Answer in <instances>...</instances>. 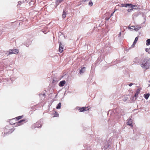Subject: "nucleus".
Here are the masks:
<instances>
[{"mask_svg":"<svg viewBox=\"0 0 150 150\" xmlns=\"http://www.w3.org/2000/svg\"><path fill=\"white\" fill-rule=\"evenodd\" d=\"M134 84V83H129V86H131L132 85Z\"/></svg>","mask_w":150,"mask_h":150,"instance_id":"35","label":"nucleus"},{"mask_svg":"<svg viewBox=\"0 0 150 150\" xmlns=\"http://www.w3.org/2000/svg\"><path fill=\"white\" fill-rule=\"evenodd\" d=\"M89 0H83V2H86L87 1H88Z\"/></svg>","mask_w":150,"mask_h":150,"instance_id":"39","label":"nucleus"},{"mask_svg":"<svg viewBox=\"0 0 150 150\" xmlns=\"http://www.w3.org/2000/svg\"><path fill=\"white\" fill-rule=\"evenodd\" d=\"M120 6H120L123 7H128V4H121Z\"/></svg>","mask_w":150,"mask_h":150,"instance_id":"14","label":"nucleus"},{"mask_svg":"<svg viewBox=\"0 0 150 150\" xmlns=\"http://www.w3.org/2000/svg\"><path fill=\"white\" fill-rule=\"evenodd\" d=\"M59 51L61 53L62 52L63 50L64 46L61 42H59Z\"/></svg>","mask_w":150,"mask_h":150,"instance_id":"5","label":"nucleus"},{"mask_svg":"<svg viewBox=\"0 0 150 150\" xmlns=\"http://www.w3.org/2000/svg\"><path fill=\"white\" fill-rule=\"evenodd\" d=\"M86 150H90V147H87L86 148Z\"/></svg>","mask_w":150,"mask_h":150,"instance_id":"37","label":"nucleus"},{"mask_svg":"<svg viewBox=\"0 0 150 150\" xmlns=\"http://www.w3.org/2000/svg\"><path fill=\"white\" fill-rule=\"evenodd\" d=\"M121 110L119 108H117L115 110H114V112H115V113H117L118 115V116H119V118H120V116H119V114L120 115V111Z\"/></svg>","mask_w":150,"mask_h":150,"instance_id":"6","label":"nucleus"},{"mask_svg":"<svg viewBox=\"0 0 150 150\" xmlns=\"http://www.w3.org/2000/svg\"><path fill=\"white\" fill-rule=\"evenodd\" d=\"M58 81L57 80H55L54 79H53V80H52V83H55V82H58Z\"/></svg>","mask_w":150,"mask_h":150,"instance_id":"31","label":"nucleus"},{"mask_svg":"<svg viewBox=\"0 0 150 150\" xmlns=\"http://www.w3.org/2000/svg\"><path fill=\"white\" fill-rule=\"evenodd\" d=\"M136 42H135L134 41V42H133L132 45V46L135 45V44H136Z\"/></svg>","mask_w":150,"mask_h":150,"instance_id":"34","label":"nucleus"},{"mask_svg":"<svg viewBox=\"0 0 150 150\" xmlns=\"http://www.w3.org/2000/svg\"><path fill=\"white\" fill-rule=\"evenodd\" d=\"M123 100L124 101H127V99H128V96L127 95H124L123 97Z\"/></svg>","mask_w":150,"mask_h":150,"instance_id":"19","label":"nucleus"},{"mask_svg":"<svg viewBox=\"0 0 150 150\" xmlns=\"http://www.w3.org/2000/svg\"><path fill=\"white\" fill-rule=\"evenodd\" d=\"M66 83V81L65 80L61 81L60 82L59 85V86L62 87L64 86Z\"/></svg>","mask_w":150,"mask_h":150,"instance_id":"8","label":"nucleus"},{"mask_svg":"<svg viewBox=\"0 0 150 150\" xmlns=\"http://www.w3.org/2000/svg\"><path fill=\"white\" fill-rule=\"evenodd\" d=\"M22 116H20L17 117H16V119L17 120H19L21 119V118L22 117Z\"/></svg>","mask_w":150,"mask_h":150,"instance_id":"30","label":"nucleus"},{"mask_svg":"<svg viewBox=\"0 0 150 150\" xmlns=\"http://www.w3.org/2000/svg\"><path fill=\"white\" fill-rule=\"evenodd\" d=\"M138 40V38L137 37H136L134 41H135L137 42Z\"/></svg>","mask_w":150,"mask_h":150,"instance_id":"32","label":"nucleus"},{"mask_svg":"<svg viewBox=\"0 0 150 150\" xmlns=\"http://www.w3.org/2000/svg\"><path fill=\"white\" fill-rule=\"evenodd\" d=\"M42 32L45 33V31H43Z\"/></svg>","mask_w":150,"mask_h":150,"instance_id":"44","label":"nucleus"},{"mask_svg":"<svg viewBox=\"0 0 150 150\" xmlns=\"http://www.w3.org/2000/svg\"><path fill=\"white\" fill-rule=\"evenodd\" d=\"M110 18V17L109 18H106L105 19L106 20H108Z\"/></svg>","mask_w":150,"mask_h":150,"instance_id":"40","label":"nucleus"},{"mask_svg":"<svg viewBox=\"0 0 150 150\" xmlns=\"http://www.w3.org/2000/svg\"><path fill=\"white\" fill-rule=\"evenodd\" d=\"M111 142L110 140L105 142L104 147L105 149H107L110 147Z\"/></svg>","mask_w":150,"mask_h":150,"instance_id":"4","label":"nucleus"},{"mask_svg":"<svg viewBox=\"0 0 150 150\" xmlns=\"http://www.w3.org/2000/svg\"><path fill=\"white\" fill-rule=\"evenodd\" d=\"M22 1H18V4L17 6V7H19L20 6V5L21 4H22Z\"/></svg>","mask_w":150,"mask_h":150,"instance_id":"28","label":"nucleus"},{"mask_svg":"<svg viewBox=\"0 0 150 150\" xmlns=\"http://www.w3.org/2000/svg\"><path fill=\"white\" fill-rule=\"evenodd\" d=\"M66 13L64 11H63V14L62 15V18H64L66 17Z\"/></svg>","mask_w":150,"mask_h":150,"instance_id":"22","label":"nucleus"},{"mask_svg":"<svg viewBox=\"0 0 150 150\" xmlns=\"http://www.w3.org/2000/svg\"><path fill=\"white\" fill-rule=\"evenodd\" d=\"M149 50V49L148 48H146L145 49V51L146 52H147Z\"/></svg>","mask_w":150,"mask_h":150,"instance_id":"36","label":"nucleus"},{"mask_svg":"<svg viewBox=\"0 0 150 150\" xmlns=\"http://www.w3.org/2000/svg\"><path fill=\"white\" fill-rule=\"evenodd\" d=\"M139 91H140V90L139 89H137L136 91V92L134 95V97H137L138 94L139 93Z\"/></svg>","mask_w":150,"mask_h":150,"instance_id":"16","label":"nucleus"},{"mask_svg":"<svg viewBox=\"0 0 150 150\" xmlns=\"http://www.w3.org/2000/svg\"><path fill=\"white\" fill-rule=\"evenodd\" d=\"M137 97H134V96L132 97V100H135L136 99Z\"/></svg>","mask_w":150,"mask_h":150,"instance_id":"33","label":"nucleus"},{"mask_svg":"<svg viewBox=\"0 0 150 150\" xmlns=\"http://www.w3.org/2000/svg\"><path fill=\"white\" fill-rule=\"evenodd\" d=\"M86 68L84 67H83L79 71V73L80 74H81L84 73L85 71Z\"/></svg>","mask_w":150,"mask_h":150,"instance_id":"12","label":"nucleus"},{"mask_svg":"<svg viewBox=\"0 0 150 150\" xmlns=\"http://www.w3.org/2000/svg\"><path fill=\"white\" fill-rule=\"evenodd\" d=\"M150 94L149 93L145 94L144 95V97L147 100Z\"/></svg>","mask_w":150,"mask_h":150,"instance_id":"20","label":"nucleus"},{"mask_svg":"<svg viewBox=\"0 0 150 150\" xmlns=\"http://www.w3.org/2000/svg\"><path fill=\"white\" fill-rule=\"evenodd\" d=\"M149 61V59L148 58H145L141 64V67L146 69H149L150 66V63Z\"/></svg>","mask_w":150,"mask_h":150,"instance_id":"1","label":"nucleus"},{"mask_svg":"<svg viewBox=\"0 0 150 150\" xmlns=\"http://www.w3.org/2000/svg\"><path fill=\"white\" fill-rule=\"evenodd\" d=\"M127 124L128 125L131 126L132 125V120L131 119H128L127 120Z\"/></svg>","mask_w":150,"mask_h":150,"instance_id":"11","label":"nucleus"},{"mask_svg":"<svg viewBox=\"0 0 150 150\" xmlns=\"http://www.w3.org/2000/svg\"><path fill=\"white\" fill-rule=\"evenodd\" d=\"M61 103H58L57 105V106L56 107V108L57 109H60L61 108Z\"/></svg>","mask_w":150,"mask_h":150,"instance_id":"24","label":"nucleus"},{"mask_svg":"<svg viewBox=\"0 0 150 150\" xmlns=\"http://www.w3.org/2000/svg\"><path fill=\"white\" fill-rule=\"evenodd\" d=\"M88 110L87 107H83L79 109L80 112H84Z\"/></svg>","mask_w":150,"mask_h":150,"instance_id":"7","label":"nucleus"},{"mask_svg":"<svg viewBox=\"0 0 150 150\" xmlns=\"http://www.w3.org/2000/svg\"><path fill=\"white\" fill-rule=\"evenodd\" d=\"M14 130V129H11L8 132L6 133V135H7L8 134H10L12 133ZM4 134H5V133H4Z\"/></svg>","mask_w":150,"mask_h":150,"instance_id":"13","label":"nucleus"},{"mask_svg":"<svg viewBox=\"0 0 150 150\" xmlns=\"http://www.w3.org/2000/svg\"><path fill=\"white\" fill-rule=\"evenodd\" d=\"M88 5L90 6H92L93 5V3L91 1H90L88 3Z\"/></svg>","mask_w":150,"mask_h":150,"instance_id":"29","label":"nucleus"},{"mask_svg":"<svg viewBox=\"0 0 150 150\" xmlns=\"http://www.w3.org/2000/svg\"><path fill=\"white\" fill-rule=\"evenodd\" d=\"M132 27L133 28H134V30H136L137 31L138 30H139L141 28V27H140V26H134H134H132Z\"/></svg>","mask_w":150,"mask_h":150,"instance_id":"17","label":"nucleus"},{"mask_svg":"<svg viewBox=\"0 0 150 150\" xmlns=\"http://www.w3.org/2000/svg\"><path fill=\"white\" fill-rule=\"evenodd\" d=\"M39 96L42 99V98L43 97H45L46 96V95L45 93H40L39 94Z\"/></svg>","mask_w":150,"mask_h":150,"instance_id":"18","label":"nucleus"},{"mask_svg":"<svg viewBox=\"0 0 150 150\" xmlns=\"http://www.w3.org/2000/svg\"><path fill=\"white\" fill-rule=\"evenodd\" d=\"M18 52L19 51L17 49L10 50L8 53L7 54V53H6V54H7V55L13 54H17L18 53Z\"/></svg>","mask_w":150,"mask_h":150,"instance_id":"3","label":"nucleus"},{"mask_svg":"<svg viewBox=\"0 0 150 150\" xmlns=\"http://www.w3.org/2000/svg\"><path fill=\"white\" fill-rule=\"evenodd\" d=\"M25 119H23L22 120H21L20 121H19L18 122L16 123V125H17V126H19L20 125V123L22 122L23 123H24L25 122Z\"/></svg>","mask_w":150,"mask_h":150,"instance_id":"10","label":"nucleus"},{"mask_svg":"<svg viewBox=\"0 0 150 150\" xmlns=\"http://www.w3.org/2000/svg\"><path fill=\"white\" fill-rule=\"evenodd\" d=\"M112 111V110H109L108 113L109 114V113H111Z\"/></svg>","mask_w":150,"mask_h":150,"instance_id":"42","label":"nucleus"},{"mask_svg":"<svg viewBox=\"0 0 150 150\" xmlns=\"http://www.w3.org/2000/svg\"><path fill=\"white\" fill-rule=\"evenodd\" d=\"M150 84H149L148 85V87H150Z\"/></svg>","mask_w":150,"mask_h":150,"instance_id":"43","label":"nucleus"},{"mask_svg":"<svg viewBox=\"0 0 150 150\" xmlns=\"http://www.w3.org/2000/svg\"><path fill=\"white\" fill-rule=\"evenodd\" d=\"M13 119H11L10 122V123L11 124V125H13V124H14L16 126H17V125H16V123H14V122H12V121H13Z\"/></svg>","mask_w":150,"mask_h":150,"instance_id":"26","label":"nucleus"},{"mask_svg":"<svg viewBox=\"0 0 150 150\" xmlns=\"http://www.w3.org/2000/svg\"><path fill=\"white\" fill-rule=\"evenodd\" d=\"M42 121L40 120L38 122H37L34 124L32 126V129H35L36 128H38L41 127L42 126Z\"/></svg>","mask_w":150,"mask_h":150,"instance_id":"2","label":"nucleus"},{"mask_svg":"<svg viewBox=\"0 0 150 150\" xmlns=\"http://www.w3.org/2000/svg\"><path fill=\"white\" fill-rule=\"evenodd\" d=\"M58 113L56 112H55V113L54 114V116L53 117H58L59 116Z\"/></svg>","mask_w":150,"mask_h":150,"instance_id":"27","label":"nucleus"},{"mask_svg":"<svg viewBox=\"0 0 150 150\" xmlns=\"http://www.w3.org/2000/svg\"><path fill=\"white\" fill-rule=\"evenodd\" d=\"M149 83H150V80L149 81Z\"/></svg>","mask_w":150,"mask_h":150,"instance_id":"45","label":"nucleus"},{"mask_svg":"<svg viewBox=\"0 0 150 150\" xmlns=\"http://www.w3.org/2000/svg\"><path fill=\"white\" fill-rule=\"evenodd\" d=\"M115 12V11H114L110 15V17H111V16H112L113 14L114 13V12Z\"/></svg>","mask_w":150,"mask_h":150,"instance_id":"38","label":"nucleus"},{"mask_svg":"<svg viewBox=\"0 0 150 150\" xmlns=\"http://www.w3.org/2000/svg\"><path fill=\"white\" fill-rule=\"evenodd\" d=\"M146 45H150V39H148L146 41Z\"/></svg>","mask_w":150,"mask_h":150,"instance_id":"23","label":"nucleus"},{"mask_svg":"<svg viewBox=\"0 0 150 150\" xmlns=\"http://www.w3.org/2000/svg\"><path fill=\"white\" fill-rule=\"evenodd\" d=\"M64 0H57L55 2V7H56L60 3H61Z\"/></svg>","mask_w":150,"mask_h":150,"instance_id":"9","label":"nucleus"},{"mask_svg":"<svg viewBox=\"0 0 150 150\" xmlns=\"http://www.w3.org/2000/svg\"><path fill=\"white\" fill-rule=\"evenodd\" d=\"M137 9V8H131V9H129L127 10V11L128 12H132V10H133L134 9Z\"/></svg>","mask_w":150,"mask_h":150,"instance_id":"25","label":"nucleus"},{"mask_svg":"<svg viewBox=\"0 0 150 150\" xmlns=\"http://www.w3.org/2000/svg\"><path fill=\"white\" fill-rule=\"evenodd\" d=\"M139 61V59L138 58H136L134 60V62L135 64H138Z\"/></svg>","mask_w":150,"mask_h":150,"instance_id":"15","label":"nucleus"},{"mask_svg":"<svg viewBox=\"0 0 150 150\" xmlns=\"http://www.w3.org/2000/svg\"><path fill=\"white\" fill-rule=\"evenodd\" d=\"M135 6H137L133 5L131 4H128V7L129 8H133Z\"/></svg>","mask_w":150,"mask_h":150,"instance_id":"21","label":"nucleus"},{"mask_svg":"<svg viewBox=\"0 0 150 150\" xmlns=\"http://www.w3.org/2000/svg\"><path fill=\"white\" fill-rule=\"evenodd\" d=\"M121 32H120L118 34L119 36H120H120L121 35Z\"/></svg>","mask_w":150,"mask_h":150,"instance_id":"41","label":"nucleus"}]
</instances>
